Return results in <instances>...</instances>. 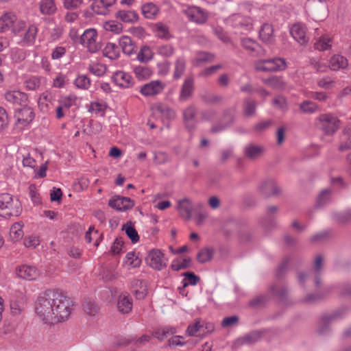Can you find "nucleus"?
<instances>
[{"label":"nucleus","mask_w":351,"mask_h":351,"mask_svg":"<svg viewBox=\"0 0 351 351\" xmlns=\"http://www.w3.org/2000/svg\"><path fill=\"white\" fill-rule=\"evenodd\" d=\"M71 298L58 289H48L41 293L35 302L36 315L45 324L67 319L71 313Z\"/></svg>","instance_id":"1"},{"label":"nucleus","mask_w":351,"mask_h":351,"mask_svg":"<svg viewBox=\"0 0 351 351\" xmlns=\"http://www.w3.org/2000/svg\"><path fill=\"white\" fill-rule=\"evenodd\" d=\"M25 27L26 22L12 12H5L0 16V33L10 31L13 34L19 35Z\"/></svg>","instance_id":"2"},{"label":"nucleus","mask_w":351,"mask_h":351,"mask_svg":"<svg viewBox=\"0 0 351 351\" xmlns=\"http://www.w3.org/2000/svg\"><path fill=\"white\" fill-rule=\"evenodd\" d=\"M316 127L326 135H333L341 127V121L332 113L321 114L315 119Z\"/></svg>","instance_id":"3"},{"label":"nucleus","mask_w":351,"mask_h":351,"mask_svg":"<svg viewBox=\"0 0 351 351\" xmlns=\"http://www.w3.org/2000/svg\"><path fill=\"white\" fill-rule=\"evenodd\" d=\"M22 210L21 204L18 199H14L8 193L0 195V211L1 215L18 216Z\"/></svg>","instance_id":"4"},{"label":"nucleus","mask_w":351,"mask_h":351,"mask_svg":"<svg viewBox=\"0 0 351 351\" xmlns=\"http://www.w3.org/2000/svg\"><path fill=\"white\" fill-rule=\"evenodd\" d=\"M254 66L257 71L277 72L285 70L287 67V64L285 59L275 58L256 60L254 62Z\"/></svg>","instance_id":"5"},{"label":"nucleus","mask_w":351,"mask_h":351,"mask_svg":"<svg viewBox=\"0 0 351 351\" xmlns=\"http://www.w3.org/2000/svg\"><path fill=\"white\" fill-rule=\"evenodd\" d=\"M145 262L151 268L161 271L167 267L168 258L160 250L153 249L148 252Z\"/></svg>","instance_id":"6"},{"label":"nucleus","mask_w":351,"mask_h":351,"mask_svg":"<svg viewBox=\"0 0 351 351\" xmlns=\"http://www.w3.org/2000/svg\"><path fill=\"white\" fill-rule=\"evenodd\" d=\"M182 13L189 21L197 25L205 24L209 18V13L199 6H187L182 10Z\"/></svg>","instance_id":"7"},{"label":"nucleus","mask_w":351,"mask_h":351,"mask_svg":"<svg viewBox=\"0 0 351 351\" xmlns=\"http://www.w3.org/2000/svg\"><path fill=\"white\" fill-rule=\"evenodd\" d=\"M97 38L98 36L96 30L95 29H88L82 34L80 43L89 52L96 53L101 47L100 43L97 41Z\"/></svg>","instance_id":"8"},{"label":"nucleus","mask_w":351,"mask_h":351,"mask_svg":"<svg viewBox=\"0 0 351 351\" xmlns=\"http://www.w3.org/2000/svg\"><path fill=\"white\" fill-rule=\"evenodd\" d=\"M166 87L161 80H152L141 86L139 92L145 97H154L163 92Z\"/></svg>","instance_id":"9"},{"label":"nucleus","mask_w":351,"mask_h":351,"mask_svg":"<svg viewBox=\"0 0 351 351\" xmlns=\"http://www.w3.org/2000/svg\"><path fill=\"white\" fill-rule=\"evenodd\" d=\"M228 25L234 28L241 29L244 30H250L252 29L253 21L249 16H243L240 14H234L230 16L226 19Z\"/></svg>","instance_id":"10"},{"label":"nucleus","mask_w":351,"mask_h":351,"mask_svg":"<svg viewBox=\"0 0 351 351\" xmlns=\"http://www.w3.org/2000/svg\"><path fill=\"white\" fill-rule=\"evenodd\" d=\"M16 274L19 278L27 280H36L40 276V271L36 267L28 265L18 266Z\"/></svg>","instance_id":"11"},{"label":"nucleus","mask_w":351,"mask_h":351,"mask_svg":"<svg viewBox=\"0 0 351 351\" xmlns=\"http://www.w3.org/2000/svg\"><path fill=\"white\" fill-rule=\"evenodd\" d=\"M5 99L15 106L26 105L28 97L27 95L19 90H8L4 94Z\"/></svg>","instance_id":"12"},{"label":"nucleus","mask_w":351,"mask_h":351,"mask_svg":"<svg viewBox=\"0 0 351 351\" xmlns=\"http://www.w3.org/2000/svg\"><path fill=\"white\" fill-rule=\"evenodd\" d=\"M111 80L118 86L123 88H129L134 85L132 77L126 72L119 71L114 73Z\"/></svg>","instance_id":"13"},{"label":"nucleus","mask_w":351,"mask_h":351,"mask_svg":"<svg viewBox=\"0 0 351 351\" xmlns=\"http://www.w3.org/2000/svg\"><path fill=\"white\" fill-rule=\"evenodd\" d=\"M109 206L119 211H125L134 206V202L129 197L116 196L112 197L108 202Z\"/></svg>","instance_id":"14"},{"label":"nucleus","mask_w":351,"mask_h":351,"mask_svg":"<svg viewBox=\"0 0 351 351\" xmlns=\"http://www.w3.org/2000/svg\"><path fill=\"white\" fill-rule=\"evenodd\" d=\"M241 44L243 48L252 56H261L265 54V50L252 38H243L241 40Z\"/></svg>","instance_id":"15"},{"label":"nucleus","mask_w":351,"mask_h":351,"mask_svg":"<svg viewBox=\"0 0 351 351\" xmlns=\"http://www.w3.org/2000/svg\"><path fill=\"white\" fill-rule=\"evenodd\" d=\"M290 34L300 45H305L308 41L306 27L302 23H298L293 25L290 29Z\"/></svg>","instance_id":"16"},{"label":"nucleus","mask_w":351,"mask_h":351,"mask_svg":"<svg viewBox=\"0 0 351 351\" xmlns=\"http://www.w3.org/2000/svg\"><path fill=\"white\" fill-rule=\"evenodd\" d=\"M23 106V108L16 112L15 117L19 123L26 125L32 122L34 119V112L33 109L27 106V104Z\"/></svg>","instance_id":"17"},{"label":"nucleus","mask_w":351,"mask_h":351,"mask_svg":"<svg viewBox=\"0 0 351 351\" xmlns=\"http://www.w3.org/2000/svg\"><path fill=\"white\" fill-rule=\"evenodd\" d=\"M206 329H208V331H212L213 326L211 324H206V326L204 327L201 321L197 319L193 324L188 326L186 332L189 336H199L206 333Z\"/></svg>","instance_id":"18"},{"label":"nucleus","mask_w":351,"mask_h":351,"mask_svg":"<svg viewBox=\"0 0 351 351\" xmlns=\"http://www.w3.org/2000/svg\"><path fill=\"white\" fill-rule=\"evenodd\" d=\"M197 110L195 106H189L183 111V119L186 128L189 131H192L195 129L197 121L195 119V115Z\"/></svg>","instance_id":"19"},{"label":"nucleus","mask_w":351,"mask_h":351,"mask_svg":"<svg viewBox=\"0 0 351 351\" xmlns=\"http://www.w3.org/2000/svg\"><path fill=\"white\" fill-rule=\"evenodd\" d=\"M114 16L117 19L120 20L123 23L131 24L136 23L139 19L137 12L131 10H118L115 13Z\"/></svg>","instance_id":"20"},{"label":"nucleus","mask_w":351,"mask_h":351,"mask_svg":"<svg viewBox=\"0 0 351 351\" xmlns=\"http://www.w3.org/2000/svg\"><path fill=\"white\" fill-rule=\"evenodd\" d=\"M152 29L155 36L160 39L168 40L172 38L169 27L162 22H157L153 24Z\"/></svg>","instance_id":"21"},{"label":"nucleus","mask_w":351,"mask_h":351,"mask_svg":"<svg viewBox=\"0 0 351 351\" xmlns=\"http://www.w3.org/2000/svg\"><path fill=\"white\" fill-rule=\"evenodd\" d=\"M194 91V80L193 77H186L182 85L179 101H185L188 100L193 95Z\"/></svg>","instance_id":"22"},{"label":"nucleus","mask_w":351,"mask_h":351,"mask_svg":"<svg viewBox=\"0 0 351 351\" xmlns=\"http://www.w3.org/2000/svg\"><path fill=\"white\" fill-rule=\"evenodd\" d=\"M177 209L183 218L187 220L190 219L193 209L192 201L189 198H184L178 201Z\"/></svg>","instance_id":"23"},{"label":"nucleus","mask_w":351,"mask_h":351,"mask_svg":"<svg viewBox=\"0 0 351 351\" xmlns=\"http://www.w3.org/2000/svg\"><path fill=\"white\" fill-rule=\"evenodd\" d=\"M132 299L129 294L125 293L119 296L117 308L119 312L128 314L132 311Z\"/></svg>","instance_id":"24"},{"label":"nucleus","mask_w":351,"mask_h":351,"mask_svg":"<svg viewBox=\"0 0 351 351\" xmlns=\"http://www.w3.org/2000/svg\"><path fill=\"white\" fill-rule=\"evenodd\" d=\"M348 66V61L344 56L336 54L332 56L328 62V67L332 71H339L346 69Z\"/></svg>","instance_id":"25"},{"label":"nucleus","mask_w":351,"mask_h":351,"mask_svg":"<svg viewBox=\"0 0 351 351\" xmlns=\"http://www.w3.org/2000/svg\"><path fill=\"white\" fill-rule=\"evenodd\" d=\"M38 27L35 24H31L26 26L25 29L19 35L23 34L22 40L27 45H33L36 40L38 34Z\"/></svg>","instance_id":"26"},{"label":"nucleus","mask_w":351,"mask_h":351,"mask_svg":"<svg viewBox=\"0 0 351 351\" xmlns=\"http://www.w3.org/2000/svg\"><path fill=\"white\" fill-rule=\"evenodd\" d=\"M119 44L123 53L130 56L135 52L136 45L130 36H122L119 40Z\"/></svg>","instance_id":"27"},{"label":"nucleus","mask_w":351,"mask_h":351,"mask_svg":"<svg viewBox=\"0 0 351 351\" xmlns=\"http://www.w3.org/2000/svg\"><path fill=\"white\" fill-rule=\"evenodd\" d=\"M261 339V333L258 331H252L236 340L235 343L239 346L250 345L258 341Z\"/></svg>","instance_id":"28"},{"label":"nucleus","mask_w":351,"mask_h":351,"mask_svg":"<svg viewBox=\"0 0 351 351\" xmlns=\"http://www.w3.org/2000/svg\"><path fill=\"white\" fill-rule=\"evenodd\" d=\"M141 11L145 18L154 19L158 16L160 12V8L154 3L149 2L142 5Z\"/></svg>","instance_id":"29"},{"label":"nucleus","mask_w":351,"mask_h":351,"mask_svg":"<svg viewBox=\"0 0 351 351\" xmlns=\"http://www.w3.org/2000/svg\"><path fill=\"white\" fill-rule=\"evenodd\" d=\"M259 37L264 43H271L274 40L273 26L264 23L259 31Z\"/></svg>","instance_id":"30"},{"label":"nucleus","mask_w":351,"mask_h":351,"mask_svg":"<svg viewBox=\"0 0 351 351\" xmlns=\"http://www.w3.org/2000/svg\"><path fill=\"white\" fill-rule=\"evenodd\" d=\"M45 78L41 76L32 75L27 77L24 81V86L27 90H36L40 88Z\"/></svg>","instance_id":"31"},{"label":"nucleus","mask_w":351,"mask_h":351,"mask_svg":"<svg viewBox=\"0 0 351 351\" xmlns=\"http://www.w3.org/2000/svg\"><path fill=\"white\" fill-rule=\"evenodd\" d=\"M52 99V95L49 92H44L40 95L38 100V105L42 112L45 113L49 112Z\"/></svg>","instance_id":"32"},{"label":"nucleus","mask_w":351,"mask_h":351,"mask_svg":"<svg viewBox=\"0 0 351 351\" xmlns=\"http://www.w3.org/2000/svg\"><path fill=\"white\" fill-rule=\"evenodd\" d=\"M260 191L265 195H277L278 188L273 180H267L263 182L259 186Z\"/></svg>","instance_id":"33"},{"label":"nucleus","mask_w":351,"mask_h":351,"mask_svg":"<svg viewBox=\"0 0 351 351\" xmlns=\"http://www.w3.org/2000/svg\"><path fill=\"white\" fill-rule=\"evenodd\" d=\"M134 292L136 299L143 300L147 294V283L142 280H136L134 282Z\"/></svg>","instance_id":"34"},{"label":"nucleus","mask_w":351,"mask_h":351,"mask_svg":"<svg viewBox=\"0 0 351 351\" xmlns=\"http://www.w3.org/2000/svg\"><path fill=\"white\" fill-rule=\"evenodd\" d=\"M264 152V148L261 146L250 144L244 148V153L247 158L255 159L261 156Z\"/></svg>","instance_id":"35"},{"label":"nucleus","mask_w":351,"mask_h":351,"mask_svg":"<svg viewBox=\"0 0 351 351\" xmlns=\"http://www.w3.org/2000/svg\"><path fill=\"white\" fill-rule=\"evenodd\" d=\"M124 263L128 269L137 268L141 265V259L135 252H129L125 257Z\"/></svg>","instance_id":"36"},{"label":"nucleus","mask_w":351,"mask_h":351,"mask_svg":"<svg viewBox=\"0 0 351 351\" xmlns=\"http://www.w3.org/2000/svg\"><path fill=\"white\" fill-rule=\"evenodd\" d=\"M40 12L44 15H51L56 11L53 0H40L39 3Z\"/></svg>","instance_id":"37"},{"label":"nucleus","mask_w":351,"mask_h":351,"mask_svg":"<svg viewBox=\"0 0 351 351\" xmlns=\"http://www.w3.org/2000/svg\"><path fill=\"white\" fill-rule=\"evenodd\" d=\"M299 108L301 112L306 114H312L319 110V106L309 100H304L301 102Z\"/></svg>","instance_id":"38"},{"label":"nucleus","mask_w":351,"mask_h":351,"mask_svg":"<svg viewBox=\"0 0 351 351\" xmlns=\"http://www.w3.org/2000/svg\"><path fill=\"white\" fill-rule=\"evenodd\" d=\"M104 56L112 60H117L120 56V53L118 47L112 43H108L103 50Z\"/></svg>","instance_id":"39"},{"label":"nucleus","mask_w":351,"mask_h":351,"mask_svg":"<svg viewBox=\"0 0 351 351\" xmlns=\"http://www.w3.org/2000/svg\"><path fill=\"white\" fill-rule=\"evenodd\" d=\"M191 259L189 257L178 258L173 260L171 264V268L173 271H180L187 269L191 266Z\"/></svg>","instance_id":"40"},{"label":"nucleus","mask_w":351,"mask_h":351,"mask_svg":"<svg viewBox=\"0 0 351 351\" xmlns=\"http://www.w3.org/2000/svg\"><path fill=\"white\" fill-rule=\"evenodd\" d=\"M107 104L105 101H93L88 107V111L96 114H104L107 109Z\"/></svg>","instance_id":"41"},{"label":"nucleus","mask_w":351,"mask_h":351,"mask_svg":"<svg viewBox=\"0 0 351 351\" xmlns=\"http://www.w3.org/2000/svg\"><path fill=\"white\" fill-rule=\"evenodd\" d=\"M215 56L213 53L206 51H199L197 53L193 63L195 66H199L202 63L210 62L214 60Z\"/></svg>","instance_id":"42"},{"label":"nucleus","mask_w":351,"mask_h":351,"mask_svg":"<svg viewBox=\"0 0 351 351\" xmlns=\"http://www.w3.org/2000/svg\"><path fill=\"white\" fill-rule=\"evenodd\" d=\"M23 224L17 222L14 223L10 229V238L13 241H17L23 237Z\"/></svg>","instance_id":"43"},{"label":"nucleus","mask_w":351,"mask_h":351,"mask_svg":"<svg viewBox=\"0 0 351 351\" xmlns=\"http://www.w3.org/2000/svg\"><path fill=\"white\" fill-rule=\"evenodd\" d=\"M332 46V40L328 35L321 36L314 44V47L319 51L329 49Z\"/></svg>","instance_id":"44"},{"label":"nucleus","mask_w":351,"mask_h":351,"mask_svg":"<svg viewBox=\"0 0 351 351\" xmlns=\"http://www.w3.org/2000/svg\"><path fill=\"white\" fill-rule=\"evenodd\" d=\"M134 73L139 80H145L152 75V71L150 68L143 66H138L134 68Z\"/></svg>","instance_id":"45"},{"label":"nucleus","mask_w":351,"mask_h":351,"mask_svg":"<svg viewBox=\"0 0 351 351\" xmlns=\"http://www.w3.org/2000/svg\"><path fill=\"white\" fill-rule=\"evenodd\" d=\"M263 82L272 88L277 90H282L286 86L285 82L280 77L274 76L270 78L264 79Z\"/></svg>","instance_id":"46"},{"label":"nucleus","mask_w":351,"mask_h":351,"mask_svg":"<svg viewBox=\"0 0 351 351\" xmlns=\"http://www.w3.org/2000/svg\"><path fill=\"white\" fill-rule=\"evenodd\" d=\"M154 56V53L152 49L145 45L141 48L137 54V60L141 62H147L150 61Z\"/></svg>","instance_id":"47"},{"label":"nucleus","mask_w":351,"mask_h":351,"mask_svg":"<svg viewBox=\"0 0 351 351\" xmlns=\"http://www.w3.org/2000/svg\"><path fill=\"white\" fill-rule=\"evenodd\" d=\"M174 333H176V329L174 328L165 326L156 330L152 336L160 341H162L169 335Z\"/></svg>","instance_id":"48"},{"label":"nucleus","mask_w":351,"mask_h":351,"mask_svg":"<svg viewBox=\"0 0 351 351\" xmlns=\"http://www.w3.org/2000/svg\"><path fill=\"white\" fill-rule=\"evenodd\" d=\"M104 28L107 32H110L115 34H119L123 32V25L116 21H108L104 23Z\"/></svg>","instance_id":"49"},{"label":"nucleus","mask_w":351,"mask_h":351,"mask_svg":"<svg viewBox=\"0 0 351 351\" xmlns=\"http://www.w3.org/2000/svg\"><path fill=\"white\" fill-rule=\"evenodd\" d=\"M91 81L86 75H79L74 80V85L79 89L88 90Z\"/></svg>","instance_id":"50"},{"label":"nucleus","mask_w":351,"mask_h":351,"mask_svg":"<svg viewBox=\"0 0 351 351\" xmlns=\"http://www.w3.org/2000/svg\"><path fill=\"white\" fill-rule=\"evenodd\" d=\"M156 52L164 58H170L174 54L175 48L170 44L162 45L157 47Z\"/></svg>","instance_id":"51"},{"label":"nucleus","mask_w":351,"mask_h":351,"mask_svg":"<svg viewBox=\"0 0 351 351\" xmlns=\"http://www.w3.org/2000/svg\"><path fill=\"white\" fill-rule=\"evenodd\" d=\"M213 249L206 247L199 250L197 254V258L199 263H204L210 261L213 257Z\"/></svg>","instance_id":"52"},{"label":"nucleus","mask_w":351,"mask_h":351,"mask_svg":"<svg viewBox=\"0 0 351 351\" xmlns=\"http://www.w3.org/2000/svg\"><path fill=\"white\" fill-rule=\"evenodd\" d=\"M88 71L94 75L101 77L106 73L107 67L100 63H92L88 66Z\"/></svg>","instance_id":"53"},{"label":"nucleus","mask_w":351,"mask_h":351,"mask_svg":"<svg viewBox=\"0 0 351 351\" xmlns=\"http://www.w3.org/2000/svg\"><path fill=\"white\" fill-rule=\"evenodd\" d=\"M186 67V61L183 58H178L175 62L173 73L174 79H179L184 73Z\"/></svg>","instance_id":"54"},{"label":"nucleus","mask_w":351,"mask_h":351,"mask_svg":"<svg viewBox=\"0 0 351 351\" xmlns=\"http://www.w3.org/2000/svg\"><path fill=\"white\" fill-rule=\"evenodd\" d=\"M323 267V257L322 255L319 254L316 256L315 258L314 262V271L316 274V276L315 278V283L316 286H319L320 280L317 275L319 274V272L322 271Z\"/></svg>","instance_id":"55"},{"label":"nucleus","mask_w":351,"mask_h":351,"mask_svg":"<svg viewBox=\"0 0 351 351\" xmlns=\"http://www.w3.org/2000/svg\"><path fill=\"white\" fill-rule=\"evenodd\" d=\"M158 112L161 116L167 119H173L176 117V113L171 108L165 105H160L157 107Z\"/></svg>","instance_id":"56"},{"label":"nucleus","mask_w":351,"mask_h":351,"mask_svg":"<svg viewBox=\"0 0 351 351\" xmlns=\"http://www.w3.org/2000/svg\"><path fill=\"white\" fill-rule=\"evenodd\" d=\"M76 100L77 97L75 95H67L60 98L58 103L64 109L69 110L71 107L75 105Z\"/></svg>","instance_id":"57"},{"label":"nucleus","mask_w":351,"mask_h":351,"mask_svg":"<svg viewBox=\"0 0 351 351\" xmlns=\"http://www.w3.org/2000/svg\"><path fill=\"white\" fill-rule=\"evenodd\" d=\"M127 236L131 239L133 243H136L139 241V236L136 229L131 225H125L123 227Z\"/></svg>","instance_id":"58"},{"label":"nucleus","mask_w":351,"mask_h":351,"mask_svg":"<svg viewBox=\"0 0 351 351\" xmlns=\"http://www.w3.org/2000/svg\"><path fill=\"white\" fill-rule=\"evenodd\" d=\"M116 0H100V3L103 5V8L95 9V6H93V12L99 15H105L107 13V8L114 4Z\"/></svg>","instance_id":"59"},{"label":"nucleus","mask_w":351,"mask_h":351,"mask_svg":"<svg viewBox=\"0 0 351 351\" xmlns=\"http://www.w3.org/2000/svg\"><path fill=\"white\" fill-rule=\"evenodd\" d=\"M83 307L84 312L90 316L95 315L98 311V308L95 303L90 300H86L84 302Z\"/></svg>","instance_id":"60"},{"label":"nucleus","mask_w":351,"mask_h":351,"mask_svg":"<svg viewBox=\"0 0 351 351\" xmlns=\"http://www.w3.org/2000/svg\"><path fill=\"white\" fill-rule=\"evenodd\" d=\"M335 80L329 76L324 77L317 81V86L322 88L328 90L330 89L334 86Z\"/></svg>","instance_id":"61"},{"label":"nucleus","mask_w":351,"mask_h":351,"mask_svg":"<svg viewBox=\"0 0 351 351\" xmlns=\"http://www.w3.org/2000/svg\"><path fill=\"white\" fill-rule=\"evenodd\" d=\"M183 285L184 287L191 285H196L199 281V278L191 272H187L184 274Z\"/></svg>","instance_id":"62"},{"label":"nucleus","mask_w":351,"mask_h":351,"mask_svg":"<svg viewBox=\"0 0 351 351\" xmlns=\"http://www.w3.org/2000/svg\"><path fill=\"white\" fill-rule=\"evenodd\" d=\"M64 28L61 25H56L50 32V38L52 41L60 40L63 34Z\"/></svg>","instance_id":"63"},{"label":"nucleus","mask_w":351,"mask_h":351,"mask_svg":"<svg viewBox=\"0 0 351 351\" xmlns=\"http://www.w3.org/2000/svg\"><path fill=\"white\" fill-rule=\"evenodd\" d=\"M256 103L251 99H245L244 101V113L246 116H252L255 114Z\"/></svg>","instance_id":"64"}]
</instances>
